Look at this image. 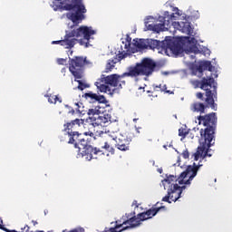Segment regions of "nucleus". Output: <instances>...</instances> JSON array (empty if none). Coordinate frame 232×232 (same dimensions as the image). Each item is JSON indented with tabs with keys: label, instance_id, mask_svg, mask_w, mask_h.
<instances>
[{
	"label": "nucleus",
	"instance_id": "f257e3e1",
	"mask_svg": "<svg viewBox=\"0 0 232 232\" xmlns=\"http://www.w3.org/2000/svg\"><path fill=\"white\" fill-rule=\"evenodd\" d=\"M203 124L207 128L200 130L199 146L197 151L192 154L194 160H199L198 164L193 163L188 165L179 178L174 175H166V178L161 180L160 186L167 189V195L162 198V202H177L179 198H182V193L191 186L193 179L197 177L198 169L202 168V162H206V157H213L210 146L215 144V124H217V115L212 112L206 116H198L196 123Z\"/></svg>",
	"mask_w": 232,
	"mask_h": 232
},
{
	"label": "nucleus",
	"instance_id": "f03ea898",
	"mask_svg": "<svg viewBox=\"0 0 232 232\" xmlns=\"http://www.w3.org/2000/svg\"><path fill=\"white\" fill-rule=\"evenodd\" d=\"M174 13H169L165 11L162 15L158 17L159 24H150L155 20L153 16H147L144 20L145 26L147 30H151L152 32H166L169 30L175 34L176 30H179L182 34H186L187 35L190 36H180V37H188V39H194L195 44L199 48V52L197 53H191L194 55V58H189L190 61H195L197 55L198 53H204V55H209L211 51L206 47H202L198 44L197 39H195V33H193V27L191 26V23H189V19L186 15V14L182 13V11L179 10L177 7H173Z\"/></svg>",
	"mask_w": 232,
	"mask_h": 232
},
{
	"label": "nucleus",
	"instance_id": "7ed1b4c3",
	"mask_svg": "<svg viewBox=\"0 0 232 232\" xmlns=\"http://www.w3.org/2000/svg\"><path fill=\"white\" fill-rule=\"evenodd\" d=\"M153 70H155V62L151 59L144 58L140 63H137L136 65L128 67L127 72L121 75H102V78L95 82V86L101 93L113 95L111 87L122 86L124 84V81H122L124 77H139V75H146L148 77L153 73Z\"/></svg>",
	"mask_w": 232,
	"mask_h": 232
},
{
	"label": "nucleus",
	"instance_id": "20e7f679",
	"mask_svg": "<svg viewBox=\"0 0 232 232\" xmlns=\"http://www.w3.org/2000/svg\"><path fill=\"white\" fill-rule=\"evenodd\" d=\"M195 43H197L195 38L189 37L172 39L171 36H167L165 40L161 42L159 40L147 39L148 48H150V50H158V53L165 54L169 57L180 55L182 52H185L187 59H195V55L191 53H198V52H200V48H198Z\"/></svg>",
	"mask_w": 232,
	"mask_h": 232
},
{
	"label": "nucleus",
	"instance_id": "39448f33",
	"mask_svg": "<svg viewBox=\"0 0 232 232\" xmlns=\"http://www.w3.org/2000/svg\"><path fill=\"white\" fill-rule=\"evenodd\" d=\"M208 70L211 75L208 78H203L201 82L196 81L194 84L196 86H200L201 90L206 92V102L210 105L212 110H215V99H217V82L215 79L218 77V71L217 67L211 65V62L203 61L199 65L192 69V75H197V77H202L204 71Z\"/></svg>",
	"mask_w": 232,
	"mask_h": 232
},
{
	"label": "nucleus",
	"instance_id": "423d86ee",
	"mask_svg": "<svg viewBox=\"0 0 232 232\" xmlns=\"http://www.w3.org/2000/svg\"><path fill=\"white\" fill-rule=\"evenodd\" d=\"M50 6L54 12H69L66 14V17L72 23V25L68 24L69 28H73L82 23L84 19V14L87 12L82 0H54L50 4Z\"/></svg>",
	"mask_w": 232,
	"mask_h": 232
},
{
	"label": "nucleus",
	"instance_id": "0eeeda50",
	"mask_svg": "<svg viewBox=\"0 0 232 232\" xmlns=\"http://www.w3.org/2000/svg\"><path fill=\"white\" fill-rule=\"evenodd\" d=\"M95 34H97V29L92 26L82 25L79 28L65 31L63 39L53 41L52 44H60L63 46V48L70 49L73 48L76 43H79L81 46L90 48V46H92V44H90V39H92V35H95ZM79 37H83V39L79 40Z\"/></svg>",
	"mask_w": 232,
	"mask_h": 232
},
{
	"label": "nucleus",
	"instance_id": "6e6552de",
	"mask_svg": "<svg viewBox=\"0 0 232 232\" xmlns=\"http://www.w3.org/2000/svg\"><path fill=\"white\" fill-rule=\"evenodd\" d=\"M69 144H74V148L77 150V159H83L84 160H92V159H97L95 155H107L110 157V153L101 150V149L93 148L88 144V140L82 138V134L78 131H73L70 136Z\"/></svg>",
	"mask_w": 232,
	"mask_h": 232
},
{
	"label": "nucleus",
	"instance_id": "1a4fd4ad",
	"mask_svg": "<svg viewBox=\"0 0 232 232\" xmlns=\"http://www.w3.org/2000/svg\"><path fill=\"white\" fill-rule=\"evenodd\" d=\"M84 63H86V61L82 57L72 58L69 63V70L75 78L74 81L78 82V90H81V92L86 90V88H90V85L86 83V81L81 80L84 77V72L82 70Z\"/></svg>",
	"mask_w": 232,
	"mask_h": 232
},
{
	"label": "nucleus",
	"instance_id": "9d476101",
	"mask_svg": "<svg viewBox=\"0 0 232 232\" xmlns=\"http://www.w3.org/2000/svg\"><path fill=\"white\" fill-rule=\"evenodd\" d=\"M111 121V115L105 113L102 114L98 117H89L85 120V126L89 128V131H86L83 133V135H86L89 137H94L95 138V129L102 128V126H106V124H110Z\"/></svg>",
	"mask_w": 232,
	"mask_h": 232
},
{
	"label": "nucleus",
	"instance_id": "9b49d317",
	"mask_svg": "<svg viewBox=\"0 0 232 232\" xmlns=\"http://www.w3.org/2000/svg\"><path fill=\"white\" fill-rule=\"evenodd\" d=\"M128 52H133L131 50V38L130 36L122 39L121 50L119 51L117 57L112 60H108L105 67V72L107 73L109 72H111V69L115 68V64H117V63H121V61L126 59V57L130 55Z\"/></svg>",
	"mask_w": 232,
	"mask_h": 232
},
{
	"label": "nucleus",
	"instance_id": "f8f14e48",
	"mask_svg": "<svg viewBox=\"0 0 232 232\" xmlns=\"http://www.w3.org/2000/svg\"><path fill=\"white\" fill-rule=\"evenodd\" d=\"M96 137H109L113 140L115 146L121 151H127V150H129V141L124 135L117 134L115 132L110 133V130L107 129H102V130H96Z\"/></svg>",
	"mask_w": 232,
	"mask_h": 232
},
{
	"label": "nucleus",
	"instance_id": "ddd939ff",
	"mask_svg": "<svg viewBox=\"0 0 232 232\" xmlns=\"http://www.w3.org/2000/svg\"><path fill=\"white\" fill-rule=\"evenodd\" d=\"M63 132L66 137H70L71 133L77 131L79 128H88L86 121L82 119H76L63 125Z\"/></svg>",
	"mask_w": 232,
	"mask_h": 232
},
{
	"label": "nucleus",
	"instance_id": "4468645a",
	"mask_svg": "<svg viewBox=\"0 0 232 232\" xmlns=\"http://www.w3.org/2000/svg\"><path fill=\"white\" fill-rule=\"evenodd\" d=\"M84 97L89 102H99L100 104H106L108 101L102 95H98L97 93H93L92 92L84 94Z\"/></svg>",
	"mask_w": 232,
	"mask_h": 232
},
{
	"label": "nucleus",
	"instance_id": "2eb2a0df",
	"mask_svg": "<svg viewBox=\"0 0 232 232\" xmlns=\"http://www.w3.org/2000/svg\"><path fill=\"white\" fill-rule=\"evenodd\" d=\"M133 41L134 43L130 44V50L133 52H128L129 55L130 53H135V49L133 48V46L139 48V50H146L148 48V39H140Z\"/></svg>",
	"mask_w": 232,
	"mask_h": 232
},
{
	"label": "nucleus",
	"instance_id": "dca6fc26",
	"mask_svg": "<svg viewBox=\"0 0 232 232\" xmlns=\"http://www.w3.org/2000/svg\"><path fill=\"white\" fill-rule=\"evenodd\" d=\"M101 113H104V108L100 107L99 105L92 107L87 111V114L89 117H97L101 115Z\"/></svg>",
	"mask_w": 232,
	"mask_h": 232
},
{
	"label": "nucleus",
	"instance_id": "f3484780",
	"mask_svg": "<svg viewBox=\"0 0 232 232\" xmlns=\"http://www.w3.org/2000/svg\"><path fill=\"white\" fill-rule=\"evenodd\" d=\"M191 111H197L198 113H204L206 106L200 102H194L190 106Z\"/></svg>",
	"mask_w": 232,
	"mask_h": 232
},
{
	"label": "nucleus",
	"instance_id": "a211bd4d",
	"mask_svg": "<svg viewBox=\"0 0 232 232\" xmlns=\"http://www.w3.org/2000/svg\"><path fill=\"white\" fill-rule=\"evenodd\" d=\"M44 97H48V102H50V104H56L57 101L59 102H63V100H61V98H59L58 96L45 94Z\"/></svg>",
	"mask_w": 232,
	"mask_h": 232
},
{
	"label": "nucleus",
	"instance_id": "6ab92c4d",
	"mask_svg": "<svg viewBox=\"0 0 232 232\" xmlns=\"http://www.w3.org/2000/svg\"><path fill=\"white\" fill-rule=\"evenodd\" d=\"M74 106L76 107L75 110H76L77 113H80L81 115H84V110H82V108H84V106H82V102H75Z\"/></svg>",
	"mask_w": 232,
	"mask_h": 232
},
{
	"label": "nucleus",
	"instance_id": "aec40b11",
	"mask_svg": "<svg viewBox=\"0 0 232 232\" xmlns=\"http://www.w3.org/2000/svg\"><path fill=\"white\" fill-rule=\"evenodd\" d=\"M188 19H189V17L191 19H198V17H200V14L198 13V11H190V14H187Z\"/></svg>",
	"mask_w": 232,
	"mask_h": 232
},
{
	"label": "nucleus",
	"instance_id": "412c9836",
	"mask_svg": "<svg viewBox=\"0 0 232 232\" xmlns=\"http://www.w3.org/2000/svg\"><path fill=\"white\" fill-rule=\"evenodd\" d=\"M102 150H106V151H108V153L113 154V147L110 146L108 142H105L104 146H102Z\"/></svg>",
	"mask_w": 232,
	"mask_h": 232
},
{
	"label": "nucleus",
	"instance_id": "4be33fe9",
	"mask_svg": "<svg viewBox=\"0 0 232 232\" xmlns=\"http://www.w3.org/2000/svg\"><path fill=\"white\" fill-rule=\"evenodd\" d=\"M179 137H186V135H188V130L186 129H179Z\"/></svg>",
	"mask_w": 232,
	"mask_h": 232
},
{
	"label": "nucleus",
	"instance_id": "5701e85b",
	"mask_svg": "<svg viewBox=\"0 0 232 232\" xmlns=\"http://www.w3.org/2000/svg\"><path fill=\"white\" fill-rule=\"evenodd\" d=\"M154 88L155 90H157V88H160L161 92H165V90H167L166 84L154 85Z\"/></svg>",
	"mask_w": 232,
	"mask_h": 232
},
{
	"label": "nucleus",
	"instance_id": "b1692460",
	"mask_svg": "<svg viewBox=\"0 0 232 232\" xmlns=\"http://www.w3.org/2000/svg\"><path fill=\"white\" fill-rule=\"evenodd\" d=\"M64 107L67 108V110H69L68 113H72V115L75 113V110H73V108H72L70 105L65 104Z\"/></svg>",
	"mask_w": 232,
	"mask_h": 232
},
{
	"label": "nucleus",
	"instance_id": "393cba45",
	"mask_svg": "<svg viewBox=\"0 0 232 232\" xmlns=\"http://www.w3.org/2000/svg\"><path fill=\"white\" fill-rule=\"evenodd\" d=\"M183 159H189V151H188V150H185L182 153H181Z\"/></svg>",
	"mask_w": 232,
	"mask_h": 232
},
{
	"label": "nucleus",
	"instance_id": "a878e982",
	"mask_svg": "<svg viewBox=\"0 0 232 232\" xmlns=\"http://www.w3.org/2000/svg\"><path fill=\"white\" fill-rule=\"evenodd\" d=\"M68 232H84V229L82 227H78L73 228V229H72V230H70Z\"/></svg>",
	"mask_w": 232,
	"mask_h": 232
},
{
	"label": "nucleus",
	"instance_id": "bb28decb",
	"mask_svg": "<svg viewBox=\"0 0 232 232\" xmlns=\"http://www.w3.org/2000/svg\"><path fill=\"white\" fill-rule=\"evenodd\" d=\"M5 231H7V232H19L17 230H8V229H5ZM21 232H28V228L22 227Z\"/></svg>",
	"mask_w": 232,
	"mask_h": 232
},
{
	"label": "nucleus",
	"instance_id": "cd10ccee",
	"mask_svg": "<svg viewBox=\"0 0 232 232\" xmlns=\"http://www.w3.org/2000/svg\"><path fill=\"white\" fill-rule=\"evenodd\" d=\"M58 64H66V59L60 58L57 60Z\"/></svg>",
	"mask_w": 232,
	"mask_h": 232
},
{
	"label": "nucleus",
	"instance_id": "c85d7f7f",
	"mask_svg": "<svg viewBox=\"0 0 232 232\" xmlns=\"http://www.w3.org/2000/svg\"><path fill=\"white\" fill-rule=\"evenodd\" d=\"M196 97H197L198 99H202V98L204 97V94H202V92H198V93L196 94Z\"/></svg>",
	"mask_w": 232,
	"mask_h": 232
},
{
	"label": "nucleus",
	"instance_id": "c756f323",
	"mask_svg": "<svg viewBox=\"0 0 232 232\" xmlns=\"http://www.w3.org/2000/svg\"><path fill=\"white\" fill-rule=\"evenodd\" d=\"M174 166H180V157H178L177 163H175Z\"/></svg>",
	"mask_w": 232,
	"mask_h": 232
},
{
	"label": "nucleus",
	"instance_id": "7c9ffc66",
	"mask_svg": "<svg viewBox=\"0 0 232 232\" xmlns=\"http://www.w3.org/2000/svg\"><path fill=\"white\" fill-rule=\"evenodd\" d=\"M132 206H136V208H139V205H137V201H136V200H134V201L132 202Z\"/></svg>",
	"mask_w": 232,
	"mask_h": 232
},
{
	"label": "nucleus",
	"instance_id": "2f4dec72",
	"mask_svg": "<svg viewBox=\"0 0 232 232\" xmlns=\"http://www.w3.org/2000/svg\"><path fill=\"white\" fill-rule=\"evenodd\" d=\"M3 227V219L0 218V229Z\"/></svg>",
	"mask_w": 232,
	"mask_h": 232
},
{
	"label": "nucleus",
	"instance_id": "473e14b6",
	"mask_svg": "<svg viewBox=\"0 0 232 232\" xmlns=\"http://www.w3.org/2000/svg\"><path fill=\"white\" fill-rule=\"evenodd\" d=\"M150 164H152V166H155V160H150Z\"/></svg>",
	"mask_w": 232,
	"mask_h": 232
},
{
	"label": "nucleus",
	"instance_id": "72a5a7b5",
	"mask_svg": "<svg viewBox=\"0 0 232 232\" xmlns=\"http://www.w3.org/2000/svg\"><path fill=\"white\" fill-rule=\"evenodd\" d=\"M158 173H162V168L157 169Z\"/></svg>",
	"mask_w": 232,
	"mask_h": 232
},
{
	"label": "nucleus",
	"instance_id": "f704fd0d",
	"mask_svg": "<svg viewBox=\"0 0 232 232\" xmlns=\"http://www.w3.org/2000/svg\"><path fill=\"white\" fill-rule=\"evenodd\" d=\"M66 72V68L62 69V73H65Z\"/></svg>",
	"mask_w": 232,
	"mask_h": 232
},
{
	"label": "nucleus",
	"instance_id": "c9c22d12",
	"mask_svg": "<svg viewBox=\"0 0 232 232\" xmlns=\"http://www.w3.org/2000/svg\"><path fill=\"white\" fill-rule=\"evenodd\" d=\"M33 226H37V222L36 221H33Z\"/></svg>",
	"mask_w": 232,
	"mask_h": 232
},
{
	"label": "nucleus",
	"instance_id": "e433bc0d",
	"mask_svg": "<svg viewBox=\"0 0 232 232\" xmlns=\"http://www.w3.org/2000/svg\"><path fill=\"white\" fill-rule=\"evenodd\" d=\"M137 121H139L137 118L133 119V122H137Z\"/></svg>",
	"mask_w": 232,
	"mask_h": 232
},
{
	"label": "nucleus",
	"instance_id": "4c0bfd02",
	"mask_svg": "<svg viewBox=\"0 0 232 232\" xmlns=\"http://www.w3.org/2000/svg\"><path fill=\"white\" fill-rule=\"evenodd\" d=\"M136 131L137 133H140V131L139 130V128L136 127Z\"/></svg>",
	"mask_w": 232,
	"mask_h": 232
},
{
	"label": "nucleus",
	"instance_id": "58836bf2",
	"mask_svg": "<svg viewBox=\"0 0 232 232\" xmlns=\"http://www.w3.org/2000/svg\"><path fill=\"white\" fill-rule=\"evenodd\" d=\"M166 93H173V92L166 91Z\"/></svg>",
	"mask_w": 232,
	"mask_h": 232
},
{
	"label": "nucleus",
	"instance_id": "ea45409f",
	"mask_svg": "<svg viewBox=\"0 0 232 232\" xmlns=\"http://www.w3.org/2000/svg\"><path fill=\"white\" fill-rule=\"evenodd\" d=\"M163 148H164L165 150H168V145H164Z\"/></svg>",
	"mask_w": 232,
	"mask_h": 232
},
{
	"label": "nucleus",
	"instance_id": "a19ab883",
	"mask_svg": "<svg viewBox=\"0 0 232 232\" xmlns=\"http://www.w3.org/2000/svg\"><path fill=\"white\" fill-rule=\"evenodd\" d=\"M163 75H168V72H163Z\"/></svg>",
	"mask_w": 232,
	"mask_h": 232
},
{
	"label": "nucleus",
	"instance_id": "79ce46f5",
	"mask_svg": "<svg viewBox=\"0 0 232 232\" xmlns=\"http://www.w3.org/2000/svg\"><path fill=\"white\" fill-rule=\"evenodd\" d=\"M171 146H172V145H171V144H169V148H171Z\"/></svg>",
	"mask_w": 232,
	"mask_h": 232
},
{
	"label": "nucleus",
	"instance_id": "37998d69",
	"mask_svg": "<svg viewBox=\"0 0 232 232\" xmlns=\"http://www.w3.org/2000/svg\"><path fill=\"white\" fill-rule=\"evenodd\" d=\"M175 151L179 153V150H175Z\"/></svg>",
	"mask_w": 232,
	"mask_h": 232
},
{
	"label": "nucleus",
	"instance_id": "c03bdc74",
	"mask_svg": "<svg viewBox=\"0 0 232 232\" xmlns=\"http://www.w3.org/2000/svg\"><path fill=\"white\" fill-rule=\"evenodd\" d=\"M63 232H66V230H63Z\"/></svg>",
	"mask_w": 232,
	"mask_h": 232
}]
</instances>
